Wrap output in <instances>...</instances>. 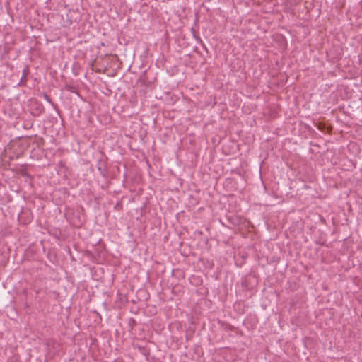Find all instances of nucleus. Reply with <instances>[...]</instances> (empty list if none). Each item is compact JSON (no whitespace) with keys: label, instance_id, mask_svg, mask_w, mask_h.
<instances>
[{"label":"nucleus","instance_id":"nucleus-1","mask_svg":"<svg viewBox=\"0 0 362 362\" xmlns=\"http://www.w3.org/2000/svg\"><path fill=\"white\" fill-rule=\"evenodd\" d=\"M29 112L33 117H39L45 112V107L42 103L33 98L29 100Z\"/></svg>","mask_w":362,"mask_h":362},{"label":"nucleus","instance_id":"nucleus-2","mask_svg":"<svg viewBox=\"0 0 362 362\" xmlns=\"http://www.w3.org/2000/svg\"><path fill=\"white\" fill-rule=\"evenodd\" d=\"M107 157L101 153L100 158L97 161V169L103 177H107L108 168L107 165Z\"/></svg>","mask_w":362,"mask_h":362},{"label":"nucleus","instance_id":"nucleus-3","mask_svg":"<svg viewBox=\"0 0 362 362\" xmlns=\"http://www.w3.org/2000/svg\"><path fill=\"white\" fill-rule=\"evenodd\" d=\"M315 126L319 130L325 133H330L332 130V126L325 123V122H317L315 123Z\"/></svg>","mask_w":362,"mask_h":362},{"label":"nucleus","instance_id":"nucleus-4","mask_svg":"<svg viewBox=\"0 0 362 362\" xmlns=\"http://www.w3.org/2000/svg\"><path fill=\"white\" fill-rule=\"evenodd\" d=\"M29 74H30V69H29L28 66H25L23 69L22 76L21 77V80L18 83V86H25V83L28 81V76Z\"/></svg>","mask_w":362,"mask_h":362},{"label":"nucleus","instance_id":"nucleus-5","mask_svg":"<svg viewBox=\"0 0 362 362\" xmlns=\"http://www.w3.org/2000/svg\"><path fill=\"white\" fill-rule=\"evenodd\" d=\"M30 212L29 211H23L20 215H19V219L20 218H23V216L25 215V220L23 221V223L25 224H27L28 223H30L31 221V219H32V217L30 216Z\"/></svg>","mask_w":362,"mask_h":362},{"label":"nucleus","instance_id":"nucleus-6","mask_svg":"<svg viewBox=\"0 0 362 362\" xmlns=\"http://www.w3.org/2000/svg\"><path fill=\"white\" fill-rule=\"evenodd\" d=\"M44 96V98L57 111L59 112V109H58V106L57 104L54 103L51 99V98L49 97V95H48L46 93H44L43 95Z\"/></svg>","mask_w":362,"mask_h":362},{"label":"nucleus","instance_id":"nucleus-7","mask_svg":"<svg viewBox=\"0 0 362 362\" xmlns=\"http://www.w3.org/2000/svg\"><path fill=\"white\" fill-rule=\"evenodd\" d=\"M33 119H27L23 122V128L25 129H30L33 126Z\"/></svg>","mask_w":362,"mask_h":362},{"label":"nucleus","instance_id":"nucleus-8","mask_svg":"<svg viewBox=\"0 0 362 362\" xmlns=\"http://www.w3.org/2000/svg\"><path fill=\"white\" fill-rule=\"evenodd\" d=\"M122 205L121 202H117L115 206H114L115 210H120L122 209Z\"/></svg>","mask_w":362,"mask_h":362},{"label":"nucleus","instance_id":"nucleus-9","mask_svg":"<svg viewBox=\"0 0 362 362\" xmlns=\"http://www.w3.org/2000/svg\"><path fill=\"white\" fill-rule=\"evenodd\" d=\"M191 30H192V33H193V36H194V37H195L198 41L202 42L201 38H200L199 37L196 36V35H195V30L192 28L191 29Z\"/></svg>","mask_w":362,"mask_h":362},{"label":"nucleus","instance_id":"nucleus-10","mask_svg":"<svg viewBox=\"0 0 362 362\" xmlns=\"http://www.w3.org/2000/svg\"><path fill=\"white\" fill-rule=\"evenodd\" d=\"M21 175L23 176H28L30 177V175L27 172H22Z\"/></svg>","mask_w":362,"mask_h":362},{"label":"nucleus","instance_id":"nucleus-11","mask_svg":"<svg viewBox=\"0 0 362 362\" xmlns=\"http://www.w3.org/2000/svg\"><path fill=\"white\" fill-rule=\"evenodd\" d=\"M129 324H135V320L132 318L130 319Z\"/></svg>","mask_w":362,"mask_h":362},{"label":"nucleus","instance_id":"nucleus-12","mask_svg":"<svg viewBox=\"0 0 362 362\" xmlns=\"http://www.w3.org/2000/svg\"><path fill=\"white\" fill-rule=\"evenodd\" d=\"M129 324H135V320L132 318L130 319Z\"/></svg>","mask_w":362,"mask_h":362},{"label":"nucleus","instance_id":"nucleus-13","mask_svg":"<svg viewBox=\"0 0 362 362\" xmlns=\"http://www.w3.org/2000/svg\"><path fill=\"white\" fill-rule=\"evenodd\" d=\"M73 89H74V87H70V88H69V90L71 92H74Z\"/></svg>","mask_w":362,"mask_h":362}]
</instances>
